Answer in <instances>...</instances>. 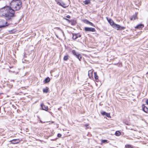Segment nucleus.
Instances as JSON below:
<instances>
[{"label":"nucleus","mask_w":148,"mask_h":148,"mask_svg":"<svg viewBox=\"0 0 148 148\" xmlns=\"http://www.w3.org/2000/svg\"><path fill=\"white\" fill-rule=\"evenodd\" d=\"M12 68V67H10V68Z\"/></svg>","instance_id":"obj_35"},{"label":"nucleus","mask_w":148,"mask_h":148,"mask_svg":"<svg viewBox=\"0 0 148 148\" xmlns=\"http://www.w3.org/2000/svg\"><path fill=\"white\" fill-rule=\"evenodd\" d=\"M109 142L108 140H101V144L108 143Z\"/></svg>","instance_id":"obj_14"},{"label":"nucleus","mask_w":148,"mask_h":148,"mask_svg":"<svg viewBox=\"0 0 148 148\" xmlns=\"http://www.w3.org/2000/svg\"><path fill=\"white\" fill-rule=\"evenodd\" d=\"M56 3L59 5L61 2H62V0H55Z\"/></svg>","instance_id":"obj_21"},{"label":"nucleus","mask_w":148,"mask_h":148,"mask_svg":"<svg viewBox=\"0 0 148 148\" xmlns=\"http://www.w3.org/2000/svg\"><path fill=\"white\" fill-rule=\"evenodd\" d=\"M105 115L107 117H108V118L110 117V113H106V114Z\"/></svg>","instance_id":"obj_22"},{"label":"nucleus","mask_w":148,"mask_h":148,"mask_svg":"<svg viewBox=\"0 0 148 148\" xmlns=\"http://www.w3.org/2000/svg\"><path fill=\"white\" fill-rule=\"evenodd\" d=\"M90 0H85L83 1V3L86 5H88L90 3Z\"/></svg>","instance_id":"obj_15"},{"label":"nucleus","mask_w":148,"mask_h":148,"mask_svg":"<svg viewBox=\"0 0 148 148\" xmlns=\"http://www.w3.org/2000/svg\"><path fill=\"white\" fill-rule=\"evenodd\" d=\"M49 88L46 87L45 88H44L43 89V91L44 93H47L48 92Z\"/></svg>","instance_id":"obj_13"},{"label":"nucleus","mask_w":148,"mask_h":148,"mask_svg":"<svg viewBox=\"0 0 148 148\" xmlns=\"http://www.w3.org/2000/svg\"><path fill=\"white\" fill-rule=\"evenodd\" d=\"M72 53L74 56L79 59V61H81V59L82 58V56L80 53L78 52H77L75 50H73L72 51Z\"/></svg>","instance_id":"obj_3"},{"label":"nucleus","mask_w":148,"mask_h":148,"mask_svg":"<svg viewBox=\"0 0 148 148\" xmlns=\"http://www.w3.org/2000/svg\"><path fill=\"white\" fill-rule=\"evenodd\" d=\"M84 30L86 32H95L96 31L94 28L89 27H85Z\"/></svg>","instance_id":"obj_4"},{"label":"nucleus","mask_w":148,"mask_h":148,"mask_svg":"<svg viewBox=\"0 0 148 148\" xmlns=\"http://www.w3.org/2000/svg\"><path fill=\"white\" fill-rule=\"evenodd\" d=\"M106 112L104 111L102 112H101V114L103 115H105Z\"/></svg>","instance_id":"obj_24"},{"label":"nucleus","mask_w":148,"mask_h":148,"mask_svg":"<svg viewBox=\"0 0 148 148\" xmlns=\"http://www.w3.org/2000/svg\"><path fill=\"white\" fill-rule=\"evenodd\" d=\"M89 125L88 124H86L85 125L86 126V129H88L89 128V127H88Z\"/></svg>","instance_id":"obj_26"},{"label":"nucleus","mask_w":148,"mask_h":148,"mask_svg":"<svg viewBox=\"0 0 148 148\" xmlns=\"http://www.w3.org/2000/svg\"><path fill=\"white\" fill-rule=\"evenodd\" d=\"M138 14V12H136L130 18V20L132 21H134L135 20L138 19V18L137 17V15Z\"/></svg>","instance_id":"obj_6"},{"label":"nucleus","mask_w":148,"mask_h":148,"mask_svg":"<svg viewBox=\"0 0 148 148\" xmlns=\"http://www.w3.org/2000/svg\"><path fill=\"white\" fill-rule=\"evenodd\" d=\"M144 25L143 24H139L138 25H137L135 27V28H136L137 29H140L141 28H143L144 27Z\"/></svg>","instance_id":"obj_10"},{"label":"nucleus","mask_w":148,"mask_h":148,"mask_svg":"<svg viewBox=\"0 0 148 148\" xmlns=\"http://www.w3.org/2000/svg\"><path fill=\"white\" fill-rule=\"evenodd\" d=\"M62 136L61 134H58L57 135V136L59 138H60Z\"/></svg>","instance_id":"obj_27"},{"label":"nucleus","mask_w":148,"mask_h":148,"mask_svg":"<svg viewBox=\"0 0 148 148\" xmlns=\"http://www.w3.org/2000/svg\"><path fill=\"white\" fill-rule=\"evenodd\" d=\"M65 19L66 20V21H67L68 22H70V20L68 19H67V18H65Z\"/></svg>","instance_id":"obj_31"},{"label":"nucleus","mask_w":148,"mask_h":148,"mask_svg":"<svg viewBox=\"0 0 148 148\" xmlns=\"http://www.w3.org/2000/svg\"><path fill=\"white\" fill-rule=\"evenodd\" d=\"M56 37H57V38H58V36L56 35Z\"/></svg>","instance_id":"obj_34"},{"label":"nucleus","mask_w":148,"mask_h":148,"mask_svg":"<svg viewBox=\"0 0 148 148\" xmlns=\"http://www.w3.org/2000/svg\"><path fill=\"white\" fill-rule=\"evenodd\" d=\"M50 78L48 77L46 78L45 80H44V82L45 83H48L50 81Z\"/></svg>","instance_id":"obj_12"},{"label":"nucleus","mask_w":148,"mask_h":148,"mask_svg":"<svg viewBox=\"0 0 148 148\" xmlns=\"http://www.w3.org/2000/svg\"><path fill=\"white\" fill-rule=\"evenodd\" d=\"M121 134L120 132L119 131H117L115 133V135L116 136H119Z\"/></svg>","instance_id":"obj_16"},{"label":"nucleus","mask_w":148,"mask_h":148,"mask_svg":"<svg viewBox=\"0 0 148 148\" xmlns=\"http://www.w3.org/2000/svg\"><path fill=\"white\" fill-rule=\"evenodd\" d=\"M22 7V2L20 0H12L10 3V6H6L0 9L2 15L5 17L6 22L5 24L0 25V28L8 26L12 24L13 17L15 16V11L20 10Z\"/></svg>","instance_id":"obj_1"},{"label":"nucleus","mask_w":148,"mask_h":148,"mask_svg":"<svg viewBox=\"0 0 148 148\" xmlns=\"http://www.w3.org/2000/svg\"><path fill=\"white\" fill-rule=\"evenodd\" d=\"M58 5L64 8L67 7V6H66V4L62 1Z\"/></svg>","instance_id":"obj_11"},{"label":"nucleus","mask_w":148,"mask_h":148,"mask_svg":"<svg viewBox=\"0 0 148 148\" xmlns=\"http://www.w3.org/2000/svg\"><path fill=\"white\" fill-rule=\"evenodd\" d=\"M12 144H15L18 143L19 142V139H14L12 140H11L9 141Z\"/></svg>","instance_id":"obj_7"},{"label":"nucleus","mask_w":148,"mask_h":148,"mask_svg":"<svg viewBox=\"0 0 148 148\" xmlns=\"http://www.w3.org/2000/svg\"><path fill=\"white\" fill-rule=\"evenodd\" d=\"M125 148H133L131 145H125Z\"/></svg>","instance_id":"obj_20"},{"label":"nucleus","mask_w":148,"mask_h":148,"mask_svg":"<svg viewBox=\"0 0 148 148\" xmlns=\"http://www.w3.org/2000/svg\"><path fill=\"white\" fill-rule=\"evenodd\" d=\"M146 103L148 105V99H147L146 101Z\"/></svg>","instance_id":"obj_29"},{"label":"nucleus","mask_w":148,"mask_h":148,"mask_svg":"<svg viewBox=\"0 0 148 148\" xmlns=\"http://www.w3.org/2000/svg\"><path fill=\"white\" fill-rule=\"evenodd\" d=\"M58 28V29L61 30V29H60V28Z\"/></svg>","instance_id":"obj_32"},{"label":"nucleus","mask_w":148,"mask_h":148,"mask_svg":"<svg viewBox=\"0 0 148 148\" xmlns=\"http://www.w3.org/2000/svg\"><path fill=\"white\" fill-rule=\"evenodd\" d=\"M107 19L110 25L112 26L114 28L116 29L117 30H122L125 29L124 27H122L119 25L115 24L112 19L108 18L107 17Z\"/></svg>","instance_id":"obj_2"},{"label":"nucleus","mask_w":148,"mask_h":148,"mask_svg":"<svg viewBox=\"0 0 148 148\" xmlns=\"http://www.w3.org/2000/svg\"><path fill=\"white\" fill-rule=\"evenodd\" d=\"M69 57L68 55L65 56L63 58V60L64 61H67Z\"/></svg>","instance_id":"obj_18"},{"label":"nucleus","mask_w":148,"mask_h":148,"mask_svg":"<svg viewBox=\"0 0 148 148\" xmlns=\"http://www.w3.org/2000/svg\"><path fill=\"white\" fill-rule=\"evenodd\" d=\"M10 71L11 72H12V73H14L16 74H17L18 73V72H15L14 71Z\"/></svg>","instance_id":"obj_28"},{"label":"nucleus","mask_w":148,"mask_h":148,"mask_svg":"<svg viewBox=\"0 0 148 148\" xmlns=\"http://www.w3.org/2000/svg\"><path fill=\"white\" fill-rule=\"evenodd\" d=\"M94 75L95 79H98V76L97 74V73L96 72H94Z\"/></svg>","instance_id":"obj_17"},{"label":"nucleus","mask_w":148,"mask_h":148,"mask_svg":"<svg viewBox=\"0 0 148 148\" xmlns=\"http://www.w3.org/2000/svg\"><path fill=\"white\" fill-rule=\"evenodd\" d=\"M143 110L145 112H147L148 111V108L146 107L144 105L142 106Z\"/></svg>","instance_id":"obj_9"},{"label":"nucleus","mask_w":148,"mask_h":148,"mask_svg":"<svg viewBox=\"0 0 148 148\" xmlns=\"http://www.w3.org/2000/svg\"><path fill=\"white\" fill-rule=\"evenodd\" d=\"M117 64L118 66L119 67H121L122 66V64L121 63H118Z\"/></svg>","instance_id":"obj_25"},{"label":"nucleus","mask_w":148,"mask_h":148,"mask_svg":"<svg viewBox=\"0 0 148 148\" xmlns=\"http://www.w3.org/2000/svg\"><path fill=\"white\" fill-rule=\"evenodd\" d=\"M40 122H41V123H42V121H40Z\"/></svg>","instance_id":"obj_33"},{"label":"nucleus","mask_w":148,"mask_h":148,"mask_svg":"<svg viewBox=\"0 0 148 148\" xmlns=\"http://www.w3.org/2000/svg\"><path fill=\"white\" fill-rule=\"evenodd\" d=\"M77 38L79 37H80L81 36V35L79 34H75Z\"/></svg>","instance_id":"obj_23"},{"label":"nucleus","mask_w":148,"mask_h":148,"mask_svg":"<svg viewBox=\"0 0 148 148\" xmlns=\"http://www.w3.org/2000/svg\"><path fill=\"white\" fill-rule=\"evenodd\" d=\"M84 22L85 23L89 24L92 26H95L94 24L92 23L91 22H90L89 21L86 19L84 20Z\"/></svg>","instance_id":"obj_8"},{"label":"nucleus","mask_w":148,"mask_h":148,"mask_svg":"<svg viewBox=\"0 0 148 148\" xmlns=\"http://www.w3.org/2000/svg\"><path fill=\"white\" fill-rule=\"evenodd\" d=\"M66 17L68 18H70V16L69 15H68L66 16Z\"/></svg>","instance_id":"obj_30"},{"label":"nucleus","mask_w":148,"mask_h":148,"mask_svg":"<svg viewBox=\"0 0 148 148\" xmlns=\"http://www.w3.org/2000/svg\"><path fill=\"white\" fill-rule=\"evenodd\" d=\"M73 35L72 38L73 39L75 40L77 38L75 34H73Z\"/></svg>","instance_id":"obj_19"},{"label":"nucleus","mask_w":148,"mask_h":148,"mask_svg":"<svg viewBox=\"0 0 148 148\" xmlns=\"http://www.w3.org/2000/svg\"><path fill=\"white\" fill-rule=\"evenodd\" d=\"M41 108H42V109L43 110H44L45 111H47L48 110V107L45 105L43 103H41L40 104Z\"/></svg>","instance_id":"obj_5"}]
</instances>
